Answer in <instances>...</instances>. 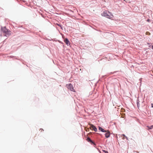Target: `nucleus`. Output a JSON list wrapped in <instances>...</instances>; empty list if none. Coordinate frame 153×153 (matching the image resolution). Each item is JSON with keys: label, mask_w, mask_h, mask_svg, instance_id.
Returning <instances> with one entry per match:
<instances>
[{"label": "nucleus", "mask_w": 153, "mask_h": 153, "mask_svg": "<svg viewBox=\"0 0 153 153\" xmlns=\"http://www.w3.org/2000/svg\"><path fill=\"white\" fill-rule=\"evenodd\" d=\"M102 16H105L108 18L111 19L112 18L113 16L112 14L108 11H105L101 14Z\"/></svg>", "instance_id": "obj_1"}, {"label": "nucleus", "mask_w": 153, "mask_h": 153, "mask_svg": "<svg viewBox=\"0 0 153 153\" xmlns=\"http://www.w3.org/2000/svg\"><path fill=\"white\" fill-rule=\"evenodd\" d=\"M2 31L4 33V35L6 36H8L11 34V32L9 30H7L5 28H3Z\"/></svg>", "instance_id": "obj_2"}, {"label": "nucleus", "mask_w": 153, "mask_h": 153, "mask_svg": "<svg viewBox=\"0 0 153 153\" xmlns=\"http://www.w3.org/2000/svg\"><path fill=\"white\" fill-rule=\"evenodd\" d=\"M66 85L67 86V87L68 89H70L72 91L75 92L74 90V89L73 85L71 84H70L68 85Z\"/></svg>", "instance_id": "obj_3"}, {"label": "nucleus", "mask_w": 153, "mask_h": 153, "mask_svg": "<svg viewBox=\"0 0 153 153\" xmlns=\"http://www.w3.org/2000/svg\"><path fill=\"white\" fill-rule=\"evenodd\" d=\"M90 128L91 129L94 130L95 131H97V129L96 127L92 124H91Z\"/></svg>", "instance_id": "obj_4"}, {"label": "nucleus", "mask_w": 153, "mask_h": 153, "mask_svg": "<svg viewBox=\"0 0 153 153\" xmlns=\"http://www.w3.org/2000/svg\"><path fill=\"white\" fill-rule=\"evenodd\" d=\"M65 42L68 45H70V43L69 41L68 40V39L67 38H66L64 40Z\"/></svg>", "instance_id": "obj_5"}, {"label": "nucleus", "mask_w": 153, "mask_h": 153, "mask_svg": "<svg viewBox=\"0 0 153 153\" xmlns=\"http://www.w3.org/2000/svg\"><path fill=\"white\" fill-rule=\"evenodd\" d=\"M105 136L106 138H108L110 135V133L109 131H108L105 134Z\"/></svg>", "instance_id": "obj_6"}, {"label": "nucleus", "mask_w": 153, "mask_h": 153, "mask_svg": "<svg viewBox=\"0 0 153 153\" xmlns=\"http://www.w3.org/2000/svg\"><path fill=\"white\" fill-rule=\"evenodd\" d=\"M87 140L89 142H90L91 143H93L94 145H95V144L93 142V141L91 139L88 137L87 139Z\"/></svg>", "instance_id": "obj_7"}, {"label": "nucleus", "mask_w": 153, "mask_h": 153, "mask_svg": "<svg viewBox=\"0 0 153 153\" xmlns=\"http://www.w3.org/2000/svg\"><path fill=\"white\" fill-rule=\"evenodd\" d=\"M99 129L102 132H106V131L100 127H99Z\"/></svg>", "instance_id": "obj_8"}, {"label": "nucleus", "mask_w": 153, "mask_h": 153, "mask_svg": "<svg viewBox=\"0 0 153 153\" xmlns=\"http://www.w3.org/2000/svg\"><path fill=\"white\" fill-rule=\"evenodd\" d=\"M146 127L148 128L147 129L148 130H149V129H151L153 128V125L152 126H147Z\"/></svg>", "instance_id": "obj_9"}, {"label": "nucleus", "mask_w": 153, "mask_h": 153, "mask_svg": "<svg viewBox=\"0 0 153 153\" xmlns=\"http://www.w3.org/2000/svg\"><path fill=\"white\" fill-rule=\"evenodd\" d=\"M146 34L147 35H150V33L149 32H146Z\"/></svg>", "instance_id": "obj_10"}, {"label": "nucleus", "mask_w": 153, "mask_h": 153, "mask_svg": "<svg viewBox=\"0 0 153 153\" xmlns=\"http://www.w3.org/2000/svg\"><path fill=\"white\" fill-rule=\"evenodd\" d=\"M103 151L105 153H108V152L107 151L105 150H103Z\"/></svg>", "instance_id": "obj_11"}, {"label": "nucleus", "mask_w": 153, "mask_h": 153, "mask_svg": "<svg viewBox=\"0 0 153 153\" xmlns=\"http://www.w3.org/2000/svg\"><path fill=\"white\" fill-rule=\"evenodd\" d=\"M151 105L152 107H153V104L152 103Z\"/></svg>", "instance_id": "obj_12"}, {"label": "nucleus", "mask_w": 153, "mask_h": 153, "mask_svg": "<svg viewBox=\"0 0 153 153\" xmlns=\"http://www.w3.org/2000/svg\"><path fill=\"white\" fill-rule=\"evenodd\" d=\"M147 21L148 22H149L150 21V20L149 19H148L147 20Z\"/></svg>", "instance_id": "obj_13"}, {"label": "nucleus", "mask_w": 153, "mask_h": 153, "mask_svg": "<svg viewBox=\"0 0 153 153\" xmlns=\"http://www.w3.org/2000/svg\"><path fill=\"white\" fill-rule=\"evenodd\" d=\"M152 49H153V45L152 46Z\"/></svg>", "instance_id": "obj_14"}, {"label": "nucleus", "mask_w": 153, "mask_h": 153, "mask_svg": "<svg viewBox=\"0 0 153 153\" xmlns=\"http://www.w3.org/2000/svg\"><path fill=\"white\" fill-rule=\"evenodd\" d=\"M58 25L59 26V24H58Z\"/></svg>", "instance_id": "obj_15"}]
</instances>
